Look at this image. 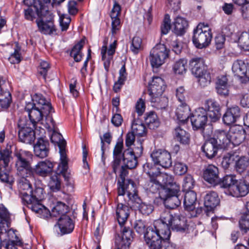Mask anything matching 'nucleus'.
<instances>
[{
	"mask_svg": "<svg viewBox=\"0 0 249 249\" xmlns=\"http://www.w3.org/2000/svg\"><path fill=\"white\" fill-rule=\"evenodd\" d=\"M171 231L166 225L157 220L153 227H148L144 234V239L149 249H160L163 241L170 239Z\"/></svg>",
	"mask_w": 249,
	"mask_h": 249,
	"instance_id": "nucleus-1",
	"label": "nucleus"
},
{
	"mask_svg": "<svg viewBox=\"0 0 249 249\" xmlns=\"http://www.w3.org/2000/svg\"><path fill=\"white\" fill-rule=\"evenodd\" d=\"M166 88L164 81L160 77H154L149 86V92L152 106L159 109H164L167 106L168 98L162 96Z\"/></svg>",
	"mask_w": 249,
	"mask_h": 249,
	"instance_id": "nucleus-2",
	"label": "nucleus"
},
{
	"mask_svg": "<svg viewBox=\"0 0 249 249\" xmlns=\"http://www.w3.org/2000/svg\"><path fill=\"white\" fill-rule=\"evenodd\" d=\"M52 131L53 133L51 137V142L54 144H57L59 148L60 161L58 166V170L65 179L69 182L70 185L72 186L73 180L71 178L70 174L68 173L69 160L65 149L66 142L63 139L60 133L56 132L54 130Z\"/></svg>",
	"mask_w": 249,
	"mask_h": 249,
	"instance_id": "nucleus-3",
	"label": "nucleus"
},
{
	"mask_svg": "<svg viewBox=\"0 0 249 249\" xmlns=\"http://www.w3.org/2000/svg\"><path fill=\"white\" fill-rule=\"evenodd\" d=\"M125 165L122 166L120 173L121 180L117 182L118 195L123 196L127 193L128 201H135L138 199L136 193V185L133 181L131 179L125 180V178L128 174V171Z\"/></svg>",
	"mask_w": 249,
	"mask_h": 249,
	"instance_id": "nucleus-4",
	"label": "nucleus"
},
{
	"mask_svg": "<svg viewBox=\"0 0 249 249\" xmlns=\"http://www.w3.org/2000/svg\"><path fill=\"white\" fill-rule=\"evenodd\" d=\"M12 159L11 151L8 149L0 150V180L5 183L10 189H12L15 181L13 176L10 175V168L9 164Z\"/></svg>",
	"mask_w": 249,
	"mask_h": 249,
	"instance_id": "nucleus-5",
	"label": "nucleus"
},
{
	"mask_svg": "<svg viewBox=\"0 0 249 249\" xmlns=\"http://www.w3.org/2000/svg\"><path fill=\"white\" fill-rule=\"evenodd\" d=\"M162 224L166 225L169 230L170 228L177 231H184L187 228L186 219L178 213H172L168 210L163 211L160 216Z\"/></svg>",
	"mask_w": 249,
	"mask_h": 249,
	"instance_id": "nucleus-6",
	"label": "nucleus"
},
{
	"mask_svg": "<svg viewBox=\"0 0 249 249\" xmlns=\"http://www.w3.org/2000/svg\"><path fill=\"white\" fill-rule=\"evenodd\" d=\"M17 159L16 168L18 173L21 177H31L33 175V168L31 166L32 154L27 151L20 150L16 154Z\"/></svg>",
	"mask_w": 249,
	"mask_h": 249,
	"instance_id": "nucleus-7",
	"label": "nucleus"
},
{
	"mask_svg": "<svg viewBox=\"0 0 249 249\" xmlns=\"http://www.w3.org/2000/svg\"><path fill=\"white\" fill-rule=\"evenodd\" d=\"M212 36V31L209 26L199 23L194 31L193 42L196 48L202 49L210 44Z\"/></svg>",
	"mask_w": 249,
	"mask_h": 249,
	"instance_id": "nucleus-8",
	"label": "nucleus"
},
{
	"mask_svg": "<svg viewBox=\"0 0 249 249\" xmlns=\"http://www.w3.org/2000/svg\"><path fill=\"white\" fill-rule=\"evenodd\" d=\"M174 188H163L159 192L160 198L163 200L165 207L169 209H174L181 204L178 195L179 186L175 184Z\"/></svg>",
	"mask_w": 249,
	"mask_h": 249,
	"instance_id": "nucleus-9",
	"label": "nucleus"
},
{
	"mask_svg": "<svg viewBox=\"0 0 249 249\" xmlns=\"http://www.w3.org/2000/svg\"><path fill=\"white\" fill-rule=\"evenodd\" d=\"M169 50L163 44H158L151 50L149 60L153 68H158L164 63L169 57Z\"/></svg>",
	"mask_w": 249,
	"mask_h": 249,
	"instance_id": "nucleus-10",
	"label": "nucleus"
},
{
	"mask_svg": "<svg viewBox=\"0 0 249 249\" xmlns=\"http://www.w3.org/2000/svg\"><path fill=\"white\" fill-rule=\"evenodd\" d=\"M152 160L156 164L164 168L170 167L172 164L171 156L168 151L162 149H156L151 154Z\"/></svg>",
	"mask_w": 249,
	"mask_h": 249,
	"instance_id": "nucleus-11",
	"label": "nucleus"
},
{
	"mask_svg": "<svg viewBox=\"0 0 249 249\" xmlns=\"http://www.w3.org/2000/svg\"><path fill=\"white\" fill-rule=\"evenodd\" d=\"M104 45L101 49L102 60L104 62V66L107 72L108 71L111 61L113 59L117 45V40L115 39L113 42L110 44L109 48H107V41H104Z\"/></svg>",
	"mask_w": 249,
	"mask_h": 249,
	"instance_id": "nucleus-12",
	"label": "nucleus"
},
{
	"mask_svg": "<svg viewBox=\"0 0 249 249\" xmlns=\"http://www.w3.org/2000/svg\"><path fill=\"white\" fill-rule=\"evenodd\" d=\"M49 12L47 10L46 13H44L43 16L36 20L38 30L41 33L45 35H51L56 31L52 18L50 16L46 18Z\"/></svg>",
	"mask_w": 249,
	"mask_h": 249,
	"instance_id": "nucleus-13",
	"label": "nucleus"
},
{
	"mask_svg": "<svg viewBox=\"0 0 249 249\" xmlns=\"http://www.w3.org/2000/svg\"><path fill=\"white\" fill-rule=\"evenodd\" d=\"M207 110L203 107H198L190 117L192 124L196 129L203 128L208 121Z\"/></svg>",
	"mask_w": 249,
	"mask_h": 249,
	"instance_id": "nucleus-14",
	"label": "nucleus"
},
{
	"mask_svg": "<svg viewBox=\"0 0 249 249\" xmlns=\"http://www.w3.org/2000/svg\"><path fill=\"white\" fill-rule=\"evenodd\" d=\"M246 131L240 125L231 126L228 132L229 144L234 146L239 145L246 138Z\"/></svg>",
	"mask_w": 249,
	"mask_h": 249,
	"instance_id": "nucleus-15",
	"label": "nucleus"
},
{
	"mask_svg": "<svg viewBox=\"0 0 249 249\" xmlns=\"http://www.w3.org/2000/svg\"><path fill=\"white\" fill-rule=\"evenodd\" d=\"M57 225L62 234H67L71 232L74 228V216L68 214L60 216L57 222Z\"/></svg>",
	"mask_w": 249,
	"mask_h": 249,
	"instance_id": "nucleus-16",
	"label": "nucleus"
},
{
	"mask_svg": "<svg viewBox=\"0 0 249 249\" xmlns=\"http://www.w3.org/2000/svg\"><path fill=\"white\" fill-rule=\"evenodd\" d=\"M25 109L28 112L29 119L34 126L37 124L40 123L44 118V115H46L47 114L44 113L43 110L35 107L34 104L31 103L26 104Z\"/></svg>",
	"mask_w": 249,
	"mask_h": 249,
	"instance_id": "nucleus-17",
	"label": "nucleus"
},
{
	"mask_svg": "<svg viewBox=\"0 0 249 249\" xmlns=\"http://www.w3.org/2000/svg\"><path fill=\"white\" fill-rule=\"evenodd\" d=\"M122 196H118L117 201L118 203L116 210V215L117 221L122 227L126 222L130 213V208L125 204L120 202Z\"/></svg>",
	"mask_w": 249,
	"mask_h": 249,
	"instance_id": "nucleus-18",
	"label": "nucleus"
},
{
	"mask_svg": "<svg viewBox=\"0 0 249 249\" xmlns=\"http://www.w3.org/2000/svg\"><path fill=\"white\" fill-rule=\"evenodd\" d=\"M249 192V183L244 179L237 180L229 195L235 197H243Z\"/></svg>",
	"mask_w": 249,
	"mask_h": 249,
	"instance_id": "nucleus-19",
	"label": "nucleus"
},
{
	"mask_svg": "<svg viewBox=\"0 0 249 249\" xmlns=\"http://www.w3.org/2000/svg\"><path fill=\"white\" fill-rule=\"evenodd\" d=\"M205 109L212 122H216L221 116L220 107L219 104L212 100L209 99L205 102Z\"/></svg>",
	"mask_w": 249,
	"mask_h": 249,
	"instance_id": "nucleus-20",
	"label": "nucleus"
},
{
	"mask_svg": "<svg viewBox=\"0 0 249 249\" xmlns=\"http://www.w3.org/2000/svg\"><path fill=\"white\" fill-rule=\"evenodd\" d=\"M27 6L28 8L24 10V18L29 21H33L36 18V15L38 16V18H40L43 16L44 13H47V10L40 3H38V5L33 4Z\"/></svg>",
	"mask_w": 249,
	"mask_h": 249,
	"instance_id": "nucleus-21",
	"label": "nucleus"
},
{
	"mask_svg": "<svg viewBox=\"0 0 249 249\" xmlns=\"http://www.w3.org/2000/svg\"><path fill=\"white\" fill-rule=\"evenodd\" d=\"M220 148L217 139L215 138H210L205 142L202 149L206 156L211 159L216 156L218 149Z\"/></svg>",
	"mask_w": 249,
	"mask_h": 249,
	"instance_id": "nucleus-22",
	"label": "nucleus"
},
{
	"mask_svg": "<svg viewBox=\"0 0 249 249\" xmlns=\"http://www.w3.org/2000/svg\"><path fill=\"white\" fill-rule=\"evenodd\" d=\"M204 179L213 185H216L220 182L218 168L213 165H209L204 172Z\"/></svg>",
	"mask_w": 249,
	"mask_h": 249,
	"instance_id": "nucleus-23",
	"label": "nucleus"
},
{
	"mask_svg": "<svg viewBox=\"0 0 249 249\" xmlns=\"http://www.w3.org/2000/svg\"><path fill=\"white\" fill-rule=\"evenodd\" d=\"M53 167V163L49 160L41 161L33 168V173H35L42 177H46L52 172Z\"/></svg>",
	"mask_w": 249,
	"mask_h": 249,
	"instance_id": "nucleus-24",
	"label": "nucleus"
},
{
	"mask_svg": "<svg viewBox=\"0 0 249 249\" xmlns=\"http://www.w3.org/2000/svg\"><path fill=\"white\" fill-rule=\"evenodd\" d=\"M18 183V188L22 201H30L32 198L31 195L32 193V185L30 181L26 178V177H22Z\"/></svg>",
	"mask_w": 249,
	"mask_h": 249,
	"instance_id": "nucleus-25",
	"label": "nucleus"
},
{
	"mask_svg": "<svg viewBox=\"0 0 249 249\" xmlns=\"http://www.w3.org/2000/svg\"><path fill=\"white\" fill-rule=\"evenodd\" d=\"M189 64L192 72L195 76L199 75L201 73L208 71L203 58L194 57L190 61Z\"/></svg>",
	"mask_w": 249,
	"mask_h": 249,
	"instance_id": "nucleus-26",
	"label": "nucleus"
},
{
	"mask_svg": "<svg viewBox=\"0 0 249 249\" xmlns=\"http://www.w3.org/2000/svg\"><path fill=\"white\" fill-rule=\"evenodd\" d=\"M18 138L20 142L26 143H31L35 140V132L33 128L27 127H21L18 124Z\"/></svg>",
	"mask_w": 249,
	"mask_h": 249,
	"instance_id": "nucleus-27",
	"label": "nucleus"
},
{
	"mask_svg": "<svg viewBox=\"0 0 249 249\" xmlns=\"http://www.w3.org/2000/svg\"><path fill=\"white\" fill-rule=\"evenodd\" d=\"M241 115L239 107L237 106L228 108L223 116V121L227 125L234 123Z\"/></svg>",
	"mask_w": 249,
	"mask_h": 249,
	"instance_id": "nucleus-28",
	"label": "nucleus"
},
{
	"mask_svg": "<svg viewBox=\"0 0 249 249\" xmlns=\"http://www.w3.org/2000/svg\"><path fill=\"white\" fill-rule=\"evenodd\" d=\"M35 155L40 158H44L48 156L49 152V142L42 138L38 139L34 145Z\"/></svg>",
	"mask_w": 249,
	"mask_h": 249,
	"instance_id": "nucleus-29",
	"label": "nucleus"
},
{
	"mask_svg": "<svg viewBox=\"0 0 249 249\" xmlns=\"http://www.w3.org/2000/svg\"><path fill=\"white\" fill-rule=\"evenodd\" d=\"M32 104H34L35 107L43 110L44 113H51L53 110L51 103L42 95H36Z\"/></svg>",
	"mask_w": 249,
	"mask_h": 249,
	"instance_id": "nucleus-30",
	"label": "nucleus"
},
{
	"mask_svg": "<svg viewBox=\"0 0 249 249\" xmlns=\"http://www.w3.org/2000/svg\"><path fill=\"white\" fill-rule=\"evenodd\" d=\"M249 69V64L244 60L237 59L234 61L232 66V71L234 75L238 77L240 79L246 74Z\"/></svg>",
	"mask_w": 249,
	"mask_h": 249,
	"instance_id": "nucleus-31",
	"label": "nucleus"
},
{
	"mask_svg": "<svg viewBox=\"0 0 249 249\" xmlns=\"http://www.w3.org/2000/svg\"><path fill=\"white\" fill-rule=\"evenodd\" d=\"M220 199L217 194L214 191L208 192L204 198V204L208 210H212L217 206Z\"/></svg>",
	"mask_w": 249,
	"mask_h": 249,
	"instance_id": "nucleus-32",
	"label": "nucleus"
},
{
	"mask_svg": "<svg viewBox=\"0 0 249 249\" xmlns=\"http://www.w3.org/2000/svg\"><path fill=\"white\" fill-rule=\"evenodd\" d=\"M40 200L34 199V198L32 197L30 201H23V202L29 208L36 213L39 214H42L43 213L48 214L49 212L48 210L40 203Z\"/></svg>",
	"mask_w": 249,
	"mask_h": 249,
	"instance_id": "nucleus-33",
	"label": "nucleus"
},
{
	"mask_svg": "<svg viewBox=\"0 0 249 249\" xmlns=\"http://www.w3.org/2000/svg\"><path fill=\"white\" fill-rule=\"evenodd\" d=\"M123 162L127 169L135 168L138 163L137 158L135 155L134 152L129 149L124 151L123 155Z\"/></svg>",
	"mask_w": 249,
	"mask_h": 249,
	"instance_id": "nucleus-34",
	"label": "nucleus"
},
{
	"mask_svg": "<svg viewBox=\"0 0 249 249\" xmlns=\"http://www.w3.org/2000/svg\"><path fill=\"white\" fill-rule=\"evenodd\" d=\"M176 114L179 121L185 122L188 121L190 115V109L186 102L180 103L177 108Z\"/></svg>",
	"mask_w": 249,
	"mask_h": 249,
	"instance_id": "nucleus-35",
	"label": "nucleus"
},
{
	"mask_svg": "<svg viewBox=\"0 0 249 249\" xmlns=\"http://www.w3.org/2000/svg\"><path fill=\"white\" fill-rule=\"evenodd\" d=\"M196 201V194L193 191L186 192L184 195V206L185 209L189 211H193L195 208Z\"/></svg>",
	"mask_w": 249,
	"mask_h": 249,
	"instance_id": "nucleus-36",
	"label": "nucleus"
},
{
	"mask_svg": "<svg viewBox=\"0 0 249 249\" xmlns=\"http://www.w3.org/2000/svg\"><path fill=\"white\" fill-rule=\"evenodd\" d=\"M132 132L139 137H143L146 135L147 129L145 125L139 119H135L131 124Z\"/></svg>",
	"mask_w": 249,
	"mask_h": 249,
	"instance_id": "nucleus-37",
	"label": "nucleus"
},
{
	"mask_svg": "<svg viewBox=\"0 0 249 249\" xmlns=\"http://www.w3.org/2000/svg\"><path fill=\"white\" fill-rule=\"evenodd\" d=\"M187 26V21L183 18L178 17L174 22V32L178 36H181L185 33Z\"/></svg>",
	"mask_w": 249,
	"mask_h": 249,
	"instance_id": "nucleus-38",
	"label": "nucleus"
},
{
	"mask_svg": "<svg viewBox=\"0 0 249 249\" xmlns=\"http://www.w3.org/2000/svg\"><path fill=\"white\" fill-rule=\"evenodd\" d=\"M122 235L119 246L129 247L133 238V232L129 228L124 227L122 230Z\"/></svg>",
	"mask_w": 249,
	"mask_h": 249,
	"instance_id": "nucleus-39",
	"label": "nucleus"
},
{
	"mask_svg": "<svg viewBox=\"0 0 249 249\" xmlns=\"http://www.w3.org/2000/svg\"><path fill=\"white\" fill-rule=\"evenodd\" d=\"M237 181L235 176L233 175H228L223 177L221 185L222 187L227 189L226 193L227 195H229L231 189L233 188Z\"/></svg>",
	"mask_w": 249,
	"mask_h": 249,
	"instance_id": "nucleus-40",
	"label": "nucleus"
},
{
	"mask_svg": "<svg viewBox=\"0 0 249 249\" xmlns=\"http://www.w3.org/2000/svg\"><path fill=\"white\" fill-rule=\"evenodd\" d=\"M69 213H68V206L61 202H58L52 209L50 213L52 216H59V217L62 215H67Z\"/></svg>",
	"mask_w": 249,
	"mask_h": 249,
	"instance_id": "nucleus-41",
	"label": "nucleus"
},
{
	"mask_svg": "<svg viewBox=\"0 0 249 249\" xmlns=\"http://www.w3.org/2000/svg\"><path fill=\"white\" fill-rule=\"evenodd\" d=\"M144 121L147 126L151 129L157 128L160 125L158 116L153 111L146 114Z\"/></svg>",
	"mask_w": 249,
	"mask_h": 249,
	"instance_id": "nucleus-42",
	"label": "nucleus"
},
{
	"mask_svg": "<svg viewBox=\"0 0 249 249\" xmlns=\"http://www.w3.org/2000/svg\"><path fill=\"white\" fill-rule=\"evenodd\" d=\"M153 176L149 177L150 179L145 184V187L149 192L155 194L160 191L159 190L161 187V185L160 184V182L157 178L156 175Z\"/></svg>",
	"mask_w": 249,
	"mask_h": 249,
	"instance_id": "nucleus-43",
	"label": "nucleus"
},
{
	"mask_svg": "<svg viewBox=\"0 0 249 249\" xmlns=\"http://www.w3.org/2000/svg\"><path fill=\"white\" fill-rule=\"evenodd\" d=\"M174 136L177 141L183 144L188 143L189 141L190 136L189 133L180 126L175 128Z\"/></svg>",
	"mask_w": 249,
	"mask_h": 249,
	"instance_id": "nucleus-44",
	"label": "nucleus"
},
{
	"mask_svg": "<svg viewBox=\"0 0 249 249\" xmlns=\"http://www.w3.org/2000/svg\"><path fill=\"white\" fill-rule=\"evenodd\" d=\"M157 178L160 182V184H163L166 185H171L169 188H175L176 183L173 184L174 178L173 177L166 173H160L157 172L156 174Z\"/></svg>",
	"mask_w": 249,
	"mask_h": 249,
	"instance_id": "nucleus-45",
	"label": "nucleus"
},
{
	"mask_svg": "<svg viewBox=\"0 0 249 249\" xmlns=\"http://www.w3.org/2000/svg\"><path fill=\"white\" fill-rule=\"evenodd\" d=\"M215 137L218 141V145L222 148L226 147L229 144L228 132L223 130H217L215 132Z\"/></svg>",
	"mask_w": 249,
	"mask_h": 249,
	"instance_id": "nucleus-46",
	"label": "nucleus"
},
{
	"mask_svg": "<svg viewBox=\"0 0 249 249\" xmlns=\"http://www.w3.org/2000/svg\"><path fill=\"white\" fill-rule=\"evenodd\" d=\"M187 60L185 59H180L176 61L173 66V69L176 74L182 75L187 71Z\"/></svg>",
	"mask_w": 249,
	"mask_h": 249,
	"instance_id": "nucleus-47",
	"label": "nucleus"
},
{
	"mask_svg": "<svg viewBox=\"0 0 249 249\" xmlns=\"http://www.w3.org/2000/svg\"><path fill=\"white\" fill-rule=\"evenodd\" d=\"M249 166V158L246 156H241L236 160L235 168L240 174L244 172Z\"/></svg>",
	"mask_w": 249,
	"mask_h": 249,
	"instance_id": "nucleus-48",
	"label": "nucleus"
},
{
	"mask_svg": "<svg viewBox=\"0 0 249 249\" xmlns=\"http://www.w3.org/2000/svg\"><path fill=\"white\" fill-rule=\"evenodd\" d=\"M83 46L84 42L81 40L73 46L71 52V56L74 58L76 62H79L82 59L83 54L81 50Z\"/></svg>",
	"mask_w": 249,
	"mask_h": 249,
	"instance_id": "nucleus-49",
	"label": "nucleus"
},
{
	"mask_svg": "<svg viewBox=\"0 0 249 249\" xmlns=\"http://www.w3.org/2000/svg\"><path fill=\"white\" fill-rule=\"evenodd\" d=\"M61 185L60 175L55 174L52 175L48 183L50 189L53 192L59 191L61 188Z\"/></svg>",
	"mask_w": 249,
	"mask_h": 249,
	"instance_id": "nucleus-50",
	"label": "nucleus"
},
{
	"mask_svg": "<svg viewBox=\"0 0 249 249\" xmlns=\"http://www.w3.org/2000/svg\"><path fill=\"white\" fill-rule=\"evenodd\" d=\"M40 124L50 131L54 130L55 125L51 113H47L46 115H44V118H43Z\"/></svg>",
	"mask_w": 249,
	"mask_h": 249,
	"instance_id": "nucleus-51",
	"label": "nucleus"
},
{
	"mask_svg": "<svg viewBox=\"0 0 249 249\" xmlns=\"http://www.w3.org/2000/svg\"><path fill=\"white\" fill-rule=\"evenodd\" d=\"M197 78V81L199 85L201 87H205L208 86L211 81V77L210 73L208 71H205L199 75L195 76Z\"/></svg>",
	"mask_w": 249,
	"mask_h": 249,
	"instance_id": "nucleus-52",
	"label": "nucleus"
},
{
	"mask_svg": "<svg viewBox=\"0 0 249 249\" xmlns=\"http://www.w3.org/2000/svg\"><path fill=\"white\" fill-rule=\"evenodd\" d=\"M130 49L134 54H138L142 49L141 38L138 36L134 37L132 40Z\"/></svg>",
	"mask_w": 249,
	"mask_h": 249,
	"instance_id": "nucleus-53",
	"label": "nucleus"
},
{
	"mask_svg": "<svg viewBox=\"0 0 249 249\" xmlns=\"http://www.w3.org/2000/svg\"><path fill=\"white\" fill-rule=\"evenodd\" d=\"M238 44L245 51H249V33L243 32L238 38Z\"/></svg>",
	"mask_w": 249,
	"mask_h": 249,
	"instance_id": "nucleus-54",
	"label": "nucleus"
},
{
	"mask_svg": "<svg viewBox=\"0 0 249 249\" xmlns=\"http://www.w3.org/2000/svg\"><path fill=\"white\" fill-rule=\"evenodd\" d=\"M241 230L244 233L249 231V213H243L239 222Z\"/></svg>",
	"mask_w": 249,
	"mask_h": 249,
	"instance_id": "nucleus-55",
	"label": "nucleus"
},
{
	"mask_svg": "<svg viewBox=\"0 0 249 249\" xmlns=\"http://www.w3.org/2000/svg\"><path fill=\"white\" fill-rule=\"evenodd\" d=\"M188 170L187 165L177 160L174 164V173L178 175H183L185 174Z\"/></svg>",
	"mask_w": 249,
	"mask_h": 249,
	"instance_id": "nucleus-56",
	"label": "nucleus"
},
{
	"mask_svg": "<svg viewBox=\"0 0 249 249\" xmlns=\"http://www.w3.org/2000/svg\"><path fill=\"white\" fill-rule=\"evenodd\" d=\"M195 185V181L191 175H187L184 178L182 188L184 192L192 191Z\"/></svg>",
	"mask_w": 249,
	"mask_h": 249,
	"instance_id": "nucleus-57",
	"label": "nucleus"
},
{
	"mask_svg": "<svg viewBox=\"0 0 249 249\" xmlns=\"http://www.w3.org/2000/svg\"><path fill=\"white\" fill-rule=\"evenodd\" d=\"M11 94L9 92L5 91L0 93V106L2 108H7L11 103Z\"/></svg>",
	"mask_w": 249,
	"mask_h": 249,
	"instance_id": "nucleus-58",
	"label": "nucleus"
},
{
	"mask_svg": "<svg viewBox=\"0 0 249 249\" xmlns=\"http://www.w3.org/2000/svg\"><path fill=\"white\" fill-rule=\"evenodd\" d=\"M171 29V20L169 15H165L163 23L161 25L160 30L162 35L168 34Z\"/></svg>",
	"mask_w": 249,
	"mask_h": 249,
	"instance_id": "nucleus-59",
	"label": "nucleus"
},
{
	"mask_svg": "<svg viewBox=\"0 0 249 249\" xmlns=\"http://www.w3.org/2000/svg\"><path fill=\"white\" fill-rule=\"evenodd\" d=\"M59 21L61 31H66L70 26L71 18L67 15H62L60 16Z\"/></svg>",
	"mask_w": 249,
	"mask_h": 249,
	"instance_id": "nucleus-60",
	"label": "nucleus"
},
{
	"mask_svg": "<svg viewBox=\"0 0 249 249\" xmlns=\"http://www.w3.org/2000/svg\"><path fill=\"white\" fill-rule=\"evenodd\" d=\"M111 30L112 36H114L120 31L121 27L120 19L119 18H111Z\"/></svg>",
	"mask_w": 249,
	"mask_h": 249,
	"instance_id": "nucleus-61",
	"label": "nucleus"
},
{
	"mask_svg": "<svg viewBox=\"0 0 249 249\" xmlns=\"http://www.w3.org/2000/svg\"><path fill=\"white\" fill-rule=\"evenodd\" d=\"M50 69V66L48 62L45 61H42L40 63V66L38 68V72L43 76V78L45 79L48 71Z\"/></svg>",
	"mask_w": 249,
	"mask_h": 249,
	"instance_id": "nucleus-62",
	"label": "nucleus"
},
{
	"mask_svg": "<svg viewBox=\"0 0 249 249\" xmlns=\"http://www.w3.org/2000/svg\"><path fill=\"white\" fill-rule=\"evenodd\" d=\"M135 111L139 116H142L145 109V101L142 98H139L135 105Z\"/></svg>",
	"mask_w": 249,
	"mask_h": 249,
	"instance_id": "nucleus-63",
	"label": "nucleus"
},
{
	"mask_svg": "<svg viewBox=\"0 0 249 249\" xmlns=\"http://www.w3.org/2000/svg\"><path fill=\"white\" fill-rule=\"evenodd\" d=\"M139 211L143 214L148 215L153 211V206L151 204L141 203L139 206Z\"/></svg>",
	"mask_w": 249,
	"mask_h": 249,
	"instance_id": "nucleus-64",
	"label": "nucleus"
}]
</instances>
